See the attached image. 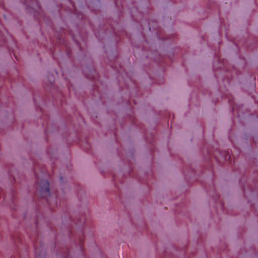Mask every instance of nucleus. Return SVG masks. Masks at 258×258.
Wrapping results in <instances>:
<instances>
[{
	"label": "nucleus",
	"instance_id": "f257e3e1",
	"mask_svg": "<svg viewBox=\"0 0 258 258\" xmlns=\"http://www.w3.org/2000/svg\"><path fill=\"white\" fill-rule=\"evenodd\" d=\"M40 195L42 198H46L47 201L49 203V200L47 197H49V183L47 180H42L39 183Z\"/></svg>",
	"mask_w": 258,
	"mask_h": 258
},
{
	"label": "nucleus",
	"instance_id": "f03ea898",
	"mask_svg": "<svg viewBox=\"0 0 258 258\" xmlns=\"http://www.w3.org/2000/svg\"><path fill=\"white\" fill-rule=\"evenodd\" d=\"M35 252H36V258H44L42 255H41L42 252H41V251L39 250V249L36 248Z\"/></svg>",
	"mask_w": 258,
	"mask_h": 258
},
{
	"label": "nucleus",
	"instance_id": "39448f33",
	"mask_svg": "<svg viewBox=\"0 0 258 258\" xmlns=\"http://www.w3.org/2000/svg\"><path fill=\"white\" fill-rule=\"evenodd\" d=\"M32 2H33V3H37L36 0H32Z\"/></svg>",
	"mask_w": 258,
	"mask_h": 258
},
{
	"label": "nucleus",
	"instance_id": "20e7f679",
	"mask_svg": "<svg viewBox=\"0 0 258 258\" xmlns=\"http://www.w3.org/2000/svg\"><path fill=\"white\" fill-rule=\"evenodd\" d=\"M26 3L27 5L28 6H29V7H33V5L31 4L29 2V1H26Z\"/></svg>",
	"mask_w": 258,
	"mask_h": 258
},
{
	"label": "nucleus",
	"instance_id": "7ed1b4c3",
	"mask_svg": "<svg viewBox=\"0 0 258 258\" xmlns=\"http://www.w3.org/2000/svg\"><path fill=\"white\" fill-rule=\"evenodd\" d=\"M62 258H71L68 250L64 252V254L62 256Z\"/></svg>",
	"mask_w": 258,
	"mask_h": 258
}]
</instances>
